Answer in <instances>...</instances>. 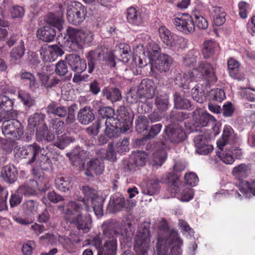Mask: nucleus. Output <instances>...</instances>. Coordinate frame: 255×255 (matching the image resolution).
Listing matches in <instances>:
<instances>
[{"label": "nucleus", "mask_w": 255, "mask_h": 255, "mask_svg": "<svg viewBox=\"0 0 255 255\" xmlns=\"http://www.w3.org/2000/svg\"><path fill=\"white\" fill-rule=\"evenodd\" d=\"M158 233L156 245L158 255H182L183 241L178 231L172 229L169 231L167 222L162 219L158 225Z\"/></svg>", "instance_id": "f257e3e1"}, {"label": "nucleus", "mask_w": 255, "mask_h": 255, "mask_svg": "<svg viewBox=\"0 0 255 255\" xmlns=\"http://www.w3.org/2000/svg\"><path fill=\"white\" fill-rule=\"evenodd\" d=\"M60 38L59 36V44L68 51H75L83 44H89L92 41L91 33L72 27L67 28L66 33L61 41H60Z\"/></svg>", "instance_id": "f03ea898"}, {"label": "nucleus", "mask_w": 255, "mask_h": 255, "mask_svg": "<svg viewBox=\"0 0 255 255\" xmlns=\"http://www.w3.org/2000/svg\"><path fill=\"white\" fill-rule=\"evenodd\" d=\"M125 107H121L120 110H118V117L120 120H112L110 119L108 121H105L106 128L105 133L110 139H114L118 137L121 133L127 132L130 129L132 126V121L129 116V113L125 110Z\"/></svg>", "instance_id": "7ed1b4c3"}, {"label": "nucleus", "mask_w": 255, "mask_h": 255, "mask_svg": "<svg viewBox=\"0 0 255 255\" xmlns=\"http://www.w3.org/2000/svg\"><path fill=\"white\" fill-rule=\"evenodd\" d=\"M68 207L72 210L78 213L76 217L70 219V223L75 225L78 230L85 233L88 232L91 229L92 223L91 216L88 214L91 211L90 206L87 205L85 202L81 204L72 201L69 203Z\"/></svg>", "instance_id": "20e7f679"}, {"label": "nucleus", "mask_w": 255, "mask_h": 255, "mask_svg": "<svg viewBox=\"0 0 255 255\" xmlns=\"http://www.w3.org/2000/svg\"><path fill=\"white\" fill-rule=\"evenodd\" d=\"M87 61L88 71L92 73L96 66L99 65H107L110 67L116 66L115 55L111 50L97 49L91 50L86 55Z\"/></svg>", "instance_id": "39448f33"}, {"label": "nucleus", "mask_w": 255, "mask_h": 255, "mask_svg": "<svg viewBox=\"0 0 255 255\" xmlns=\"http://www.w3.org/2000/svg\"><path fill=\"white\" fill-rule=\"evenodd\" d=\"M216 67L208 62H200L198 67L192 70V75L195 81H205L207 84H211L217 82Z\"/></svg>", "instance_id": "423d86ee"}, {"label": "nucleus", "mask_w": 255, "mask_h": 255, "mask_svg": "<svg viewBox=\"0 0 255 255\" xmlns=\"http://www.w3.org/2000/svg\"><path fill=\"white\" fill-rule=\"evenodd\" d=\"M150 242L149 226H142L134 238L133 250L136 255H148V251Z\"/></svg>", "instance_id": "0eeeda50"}, {"label": "nucleus", "mask_w": 255, "mask_h": 255, "mask_svg": "<svg viewBox=\"0 0 255 255\" xmlns=\"http://www.w3.org/2000/svg\"><path fill=\"white\" fill-rule=\"evenodd\" d=\"M1 129L4 136L9 140H19L23 135V127L18 120L3 122Z\"/></svg>", "instance_id": "6e6552de"}, {"label": "nucleus", "mask_w": 255, "mask_h": 255, "mask_svg": "<svg viewBox=\"0 0 255 255\" xmlns=\"http://www.w3.org/2000/svg\"><path fill=\"white\" fill-rule=\"evenodd\" d=\"M67 19L68 21L74 25L81 24L85 19L87 10L80 2L74 1L68 7Z\"/></svg>", "instance_id": "1a4fd4ad"}, {"label": "nucleus", "mask_w": 255, "mask_h": 255, "mask_svg": "<svg viewBox=\"0 0 255 255\" xmlns=\"http://www.w3.org/2000/svg\"><path fill=\"white\" fill-rule=\"evenodd\" d=\"M158 34L162 42L171 48H180L185 43V38L173 34L165 26L159 27Z\"/></svg>", "instance_id": "9d476101"}, {"label": "nucleus", "mask_w": 255, "mask_h": 255, "mask_svg": "<svg viewBox=\"0 0 255 255\" xmlns=\"http://www.w3.org/2000/svg\"><path fill=\"white\" fill-rule=\"evenodd\" d=\"M43 150V147L34 142L20 148L18 154L19 157L28 159V164H31L36 161L37 158H38Z\"/></svg>", "instance_id": "9b49d317"}, {"label": "nucleus", "mask_w": 255, "mask_h": 255, "mask_svg": "<svg viewBox=\"0 0 255 255\" xmlns=\"http://www.w3.org/2000/svg\"><path fill=\"white\" fill-rule=\"evenodd\" d=\"M150 54L149 62L151 63V70H154V69H157L160 72H165L168 71L173 62L172 58L171 56L165 54H161L154 61V59L151 57V52H149Z\"/></svg>", "instance_id": "f8f14e48"}, {"label": "nucleus", "mask_w": 255, "mask_h": 255, "mask_svg": "<svg viewBox=\"0 0 255 255\" xmlns=\"http://www.w3.org/2000/svg\"><path fill=\"white\" fill-rule=\"evenodd\" d=\"M41 58L44 62H51L57 59L58 56L64 54V51L61 47L57 45H43L40 50Z\"/></svg>", "instance_id": "ddd939ff"}, {"label": "nucleus", "mask_w": 255, "mask_h": 255, "mask_svg": "<svg viewBox=\"0 0 255 255\" xmlns=\"http://www.w3.org/2000/svg\"><path fill=\"white\" fill-rule=\"evenodd\" d=\"M172 23L178 30L185 34L191 33L195 29L193 17L188 14L183 15L181 17L174 18Z\"/></svg>", "instance_id": "4468645a"}, {"label": "nucleus", "mask_w": 255, "mask_h": 255, "mask_svg": "<svg viewBox=\"0 0 255 255\" xmlns=\"http://www.w3.org/2000/svg\"><path fill=\"white\" fill-rule=\"evenodd\" d=\"M156 86L154 81L146 78L141 80L137 87V94L140 98L152 99L155 95Z\"/></svg>", "instance_id": "2eb2a0df"}, {"label": "nucleus", "mask_w": 255, "mask_h": 255, "mask_svg": "<svg viewBox=\"0 0 255 255\" xmlns=\"http://www.w3.org/2000/svg\"><path fill=\"white\" fill-rule=\"evenodd\" d=\"M165 133L171 142L178 143L185 140L186 134L183 128L178 125L166 127Z\"/></svg>", "instance_id": "dca6fc26"}, {"label": "nucleus", "mask_w": 255, "mask_h": 255, "mask_svg": "<svg viewBox=\"0 0 255 255\" xmlns=\"http://www.w3.org/2000/svg\"><path fill=\"white\" fill-rule=\"evenodd\" d=\"M210 139L206 135L201 134L195 137L194 142L197 153L201 155H207L213 150V147L209 143Z\"/></svg>", "instance_id": "f3484780"}, {"label": "nucleus", "mask_w": 255, "mask_h": 255, "mask_svg": "<svg viewBox=\"0 0 255 255\" xmlns=\"http://www.w3.org/2000/svg\"><path fill=\"white\" fill-rule=\"evenodd\" d=\"M66 59L71 69L77 74H81L87 68L85 60L82 59L78 55L68 54L66 56Z\"/></svg>", "instance_id": "a211bd4d"}, {"label": "nucleus", "mask_w": 255, "mask_h": 255, "mask_svg": "<svg viewBox=\"0 0 255 255\" xmlns=\"http://www.w3.org/2000/svg\"><path fill=\"white\" fill-rule=\"evenodd\" d=\"M18 176L16 168L12 164H8L1 170L0 177L4 181L9 183L14 182Z\"/></svg>", "instance_id": "6ab92c4d"}, {"label": "nucleus", "mask_w": 255, "mask_h": 255, "mask_svg": "<svg viewBox=\"0 0 255 255\" xmlns=\"http://www.w3.org/2000/svg\"><path fill=\"white\" fill-rule=\"evenodd\" d=\"M192 73V71L176 74L174 79L175 85L179 87H182L184 89H190V83L195 81Z\"/></svg>", "instance_id": "aec40b11"}, {"label": "nucleus", "mask_w": 255, "mask_h": 255, "mask_svg": "<svg viewBox=\"0 0 255 255\" xmlns=\"http://www.w3.org/2000/svg\"><path fill=\"white\" fill-rule=\"evenodd\" d=\"M146 157L147 155L144 151H139L132 154L128 164L129 170H135L136 167L144 165Z\"/></svg>", "instance_id": "412c9836"}, {"label": "nucleus", "mask_w": 255, "mask_h": 255, "mask_svg": "<svg viewBox=\"0 0 255 255\" xmlns=\"http://www.w3.org/2000/svg\"><path fill=\"white\" fill-rule=\"evenodd\" d=\"M117 251V239L106 240L98 251L97 255H116Z\"/></svg>", "instance_id": "4be33fe9"}, {"label": "nucleus", "mask_w": 255, "mask_h": 255, "mask_svg": "<svg viewBox=\"0 0 255 255\" xmlns=\"http://www.w3.org/2000/svg\"><path fill=\"white\" fill-rule=\"evenodd\" d=\"M19 76L21 83L27 86L31 91L35 92L39 88V84L33 74L26 71L21 72Z\"/></svg>", "instance_id": "5701e85b"}, {"label": "nucleus", "mask_w": 255, "mask_h": 255, "mask_svg": "<svg viewBox=\"0 0 255 255\" xmlns=\"http://www.w3.org/2000/svg\"><path fill=\"white\" fill-rule=\"evenodd\" d=\"M234 142V135L233 129L230 126L225 127L222 137L217 141V145L222 150V148L226 145L232 144Z\"/></svg>", "instance_id": "b1692460"}, {"label": "nucleus", "mask_w": 255, "mask_h": 255, "mask_svg": "<svg viewBox=\"0 0 255 255\" xmlns=\"http://www.w3.org/2000/svg\"><path fill=\"white\" fill-rule=\"evenodd\" d=\"M102 230L103 234L109 239L113 238L116 239L117 236L120 234V230L117 227V224L113 221L104 222L102 226Z\"/></svg>", "instance_id": "393cba45"}, {"label": "nucleus", "mask_w": 255, "mask_h": 255, "mask_svg": "<svg viewBox=\"0 0 255 255\" xmlns=\"http://www.w3.org/2000/svg\"><path fill=\"white\" fill-rule=\"evenodd\" d=\"M36 34L39 39L49 42L54 40L56 36V31L54 28L50 26H45L39 29Z\"/></svg>", "instance_id": "a878e982"}, {"label": "nucleus", "mask_w": 255, "mask_h": 255, "mask_svg": "<svg viewBox=\"0 0 255 255\" xmlns=\"http://www.w3.org/2000/svg\"><path fill=\"white\" fill-rule=\"evenodd\" d=\"M161 181L157 177L150 178L147 182L145 187L143 189L142 192L148 195H153L159 191V183Z\"/></svg>", "instance_id": "bb28decb"}, {"label": "nucleus", "mask_w": 255, "mask_h": 255, "mask_svg": "<svg viewBox=\"0 0 255 255\" xmlns=\"http://www.w3.org/2000/svg\"><path fill=\"white\" fill-rule=\"evenodd\" d=\"M155 105L159 112L166 111L170 106L169 96L164 93L158 94L155 99Z\"/></svg>", "instance_id": "cd10ccee"}, {"label": "nucleus", "mask_w": 255, "mask_h": 255, "mask_svg": "<svg viewBox=\"0 0 255 255\" xmlns=\"http://www.w3.org/2000/svg\"><path fill=\"white\" fill-rule=\"evenodd\" d=\"M103 96L112 103L121 100V92L117 88L105 87L102 90Z\"/></svg>", "instance_id": "c85d7f7f"}, {"label": "nucleus", "mask_w": 255, "mask_h": 255, "mask_svg": "<svg viewBox=\"0 0 255 255\" xmlns=\"http://www.w3.org/2000/svg\"><path fill=\"white\" fill-rule=\"evenodd\" d=\"M94 119L95 115L89 107H85L78 112V120L82 124L87 125Z\"/></svg>", "instance_id": "c756f323"}, {"label": "nucleus", "mask_w": 255, "mask_h": 255, "mask_svg": "<svg viewBox=\"0 0 255 255\" xmlns=\"http://www.w3.org/2000/svg\"><path fill=\"white\" fill-rule=\"evenodd\" d=\"M218 47V44L213 40H205L203 44L202 52L205 59L211 57L215 54L216 49Z\"/></svg>", "instance_id": "7c9ffc66"}, {"label": "nucleus", "mask_w": 255, "mask_h": 255, "mask_svg": "<svg viewBox=\"0 0 255 255\" xmlns=\"http://www.w3.org/2000/svg\"><path fill=\"white\" fill-rule=\"evenodd\" d=\"M46 112L48 115L52 114L59 117H65L67 114L65 107L59 106L55 103H50L46 108Z\"/></svg>", "instance_id": "2f4dec72"}, {"label": "nucleus", "mask_w": 255, "mask_h": 255, "mask_svg": "<svg viewBox=\"0 0 255 255\" xmlns=\"http://www.w3.org/2000/svg\"><path fill=\"white\" fill-rule=\"evenodd\" d=\"M211 14L213 22L216 25L220 26L225 23L226 14L223 8L219 6L214 7Z\"/></svg>", "instance_id": "473e14b6"}, {"label": "nucleus", "mask_w": 255, "mask_h": 255, "mask_svg": "<svg viewBox=\"0 0 255 255\" xmlns=\"http://www.w3.org/2000/svg\"><path fill=\"white\" fill-rule=\"evenodd\" d=\"M55 187L59 190L66 192L72 188L71 180L69 177L57 176L55 180Z\"/></svg>", "instance_id": "72a5a7b5"}, {"label": "nucleus", "mask_w": 255, "mask_h": 255, "mask_svg": "<svg viewBox=\"0 0 255 255\" xmlns=\"http://www.w3.org/2000/svg\"><path fill=\"white\" fill-rule=\"evenodd\" d=\"M127 18L128 21L134 25H139L142 21L139 12L135 8L130 7L127 10Z\"/></svg>", "instance_id": "f704fd0d"}, {"label": "nucleus", "mask_w": 255, "mask_h": 255, "mask_svg": "<svg viewBox=\"0 0 255 255\" xmlns=\"http://www.w3.org/2000/svg\"><path fill=\"white\" fill-rule=\"evenodd\" d=\"M46 22L50 25L56 28L59 31H61L63 28V19L60 16H57L52 12L49 13L46 17Z\"/></svg>", "instance_id": "c9c22d12"}, {"label": "nucleus", "mask_w": 255, "mask_h": 255, "mask_svg": "<svg viewBox=\"0 0 255 255\" xmlns=\"http://www.w3.org/2000/svg\"><path fill=\"white\" fill-rule=\"evenodd\" d=\"M104 168L103 163L98 158L92 159L87 163V170L96 175L102 174Z\"/></svg>", "instance_id": "e433bc0d"}, {"label": "nucleus", "mask_w": 255, "mask_h": 255, "mask_svg": "<svg viewBox=\"0 0 255 255\" xmlns=\"http://www.w3.org/2000/svg\"><path fill=\"white\" fill-rule=\"evenodd\" d=\"M174 106L176 109H189L191 108V102L176 92L174 94Z\"/></svg>", "instance_id": "4c0bfd02"}, {"label": "nucleus", "mask_w": 255, "mask_h": 255, "mask_svg": "<svg viewBox=\"0 0 255 255\" xmlns=\"http://www.w3.org/2000/svg\"><path fill=\"white\" fill-rule=\"evenodd\" d=\"M82 193L84 195V198L81 202H78V203L83 204L84 202H85L86 204L89 205L90 202H94L95 199L97 198L96 190L90 188L89 186H83Z\"/></svg>", "instance_id": "58836bf2"}, {"label": "nucleus", "mask_w": 255, "mask_h": 255, "mask_svg": "<svg viewBox=\"0 0 255 255\" xmlns=\"http://www.w3.org/2000/svg\"><path fill=\"white\" fill-rule=\"evenodd\" d=\"M44 116L42 114L35 113L30 116L28 120L29 128L34 131L35 128L36 129L44 124Z\"/></svg>", "instance_id": "ea45409f"}, {"label": "nucleus", "mask_w": 255, "mask_h": 255, "mask_svg": "<svg viewBox=\"0 0 255 255\" xmlns=\"http://www.w3.org/2000/svg\"><path fill=\"white\" fill-rule=\"evenodd\" d=\"M250 171L249 166L243 163L235 166L232 170V173L236 177L243 179L248 176Z\"/></svg>", "instance_id": "a19ab883"}, {"label": "nucleus", "mask_w": 255, "mask_h": 255, "mask_svg": "<svg viewBox=\"0 0 255 255\" xmlns=\"http://www.w3.org/2000/svg\"><path fill=\"white\" fill-rule=\"evenodd\" d=\"M58 241L63 249L66 250L68 253L74 252L75 245L74 242L70 238L66 236H59Z\"/></svg>", "instance_id": "79ce46f5"}, {"label": "nucleus", "mask_w": 255, "mask_h": 255, "mask_svg": "<svg viewBox=\"0 0 255 255\" xmlns=\"http://www.w3.org/2000/svg\"><path fill=\"white\" fill-rule=\"evenodd\" d=\"M75 138L67 135L64 133L60 136H58L57 138L54 142V145L61 149H64L70 143L75 141Z\"/></svg>", "instance_id": "37998d69"}, {"label": "nucleus", "mask_w": 255, "mask_h": 255, "mask_svg": "<svg viewBox=\"0 0 255 255\" xmlns=\"http://www.w3.org/2000/svg\"><path fill=\"white\" fill-rule=\"evenodd\" d=\"M148 120L145 116H140L135 121V129L138 133L147 132L148 128Z\"/></svg>", "instance_id": "c03bdc74"}, {"label": "nucleus", "mask_w": 255, "mask_h": 255, "mask_svg": "<svg viewBox=\"0 0 255 255\" xmlns=\"http://www.w3.org/2000/svg\"><path fill=\"white\" fill-rule=\"evenodd\" d=\"M99 116L102 119H106V121H108L110 119L112 120H120V118L118 116V118H114L115 111L109 107H102L99 108L98 111Z\"/></svg>", "instance_id": "a18cd8bd"}, {"label": "nucleus", "mask_w": 255, "mask_h": 255, "mask_svg": "<svg viewBox=\"0 0 255 255\" xmlns=\"http://www.w3.org/2000/svg\"><path fill=\"white\" fill-rule=\"evenodd\" d=\"M25 51L24 42H21L19 45H16L12 49L10 52V56L12 60H18L23 57Z\"/></svg>", "instance_id": "49530a36"}, {"label": "nucleus", "mask_w": 255, "mask_h": 255, "mask_svg": "<svg viewBox=\"0 0 255 255\" xmlns=\"http://www.w3.org/2000/svg\"><path fill=\"white\" fill-rule=\"evenodd\" d=\"M39 167L43 170H49L52 169V163L47 154L41 153L37 159Z\"/></svg>", "instance_id": "de8ad7c7"}, {"label": "nucleus", "mask_w": 255, "mask_h": 255, "mask_svg": "<svg viewBox=\"0 0 255 255\" xmlns=\"http://www.w3.org/2000/svg\"><path fill=\"white\" fill-rule=\"evenodd\" d=\"M216 121L215 118L213 116L208 113H204L199 116L197 124L198 126L206 127L210 124L213 126Z\"/></svg>", "instance_id": "09e8293b"}, {"label": "nucleus", "mask_w": 255, "mask_h": 255, "mask_svg": "<svg viewBox=\"0 0 255 255\" xmlns=\"http://www.w3.org/2000/svg\"><path fill=\"white\" fill-rule=\"evenodd\" d=\"M50 128L57 134L62 133L65 130L64 122L58 118H54L51 120Z\"/></svg>", "instance_id": "8fccbe9b"}, {"label": "nucleus", "mask_w": 255, "mask_h": 255, "mask_svg": "<svg viewBox=\"0 0 255 255\" xmlns=\"http://www.w3.org/2000/svg\"><path fill=\"white\" fill-rule=\"evenodd\" d=\"M200 86L196 85L191 89V95L194 100L199 103H203L206 101V97L203 90H199Z\"/></svg>", "instance_id": "3c124183"}, {"label": "nucleus", "mask_w": 255, "mask_h": 255, "mask_svg": "<svg viewBox=\"0 0 255 255\" xmlns=\"http://www.w3.org/2000/svg\"><path fill=\"white\" fill-rule=\"evenodd\" d=\"M13 105V102L9 97L5 95L0 96V110L1 112L12 110Z\"/></svg>", "instance_id": "603ef678"}, {"label": "nucleus", "mask_w": 255, "mask_h": 255, "mask_svg": "<svg viewBox=\"0 0 255 255\" xmlns=\"http://www.w3.org/2000/svg\"><path fill=\"white\" fill-rule=\"evenodd\" d=\"M31 183H35L36 185V189L41 192H45L49 188L48 180L43 176L39 177L36 181H32Z\"/></svg>", "instance_id": "864d4df0"}, {"label": "nucleus", "mask_w": 255, "mask_h": 255, "mask_svg": "<svg viewBox=\"0 0 255 255\" xmlns=\"http://www.w3.org/2000/svg\"><path fill=\"white\" fill-rule=\"evenodd\" d=\"M17 113L16 111L13 110H6L3 112H0V123L4 121H8V120H16Z\"/></svg>", "instance_id": "5fc2aeb1"}, {"label": "nucleus", "mask_w": 255, "mask_h": 255, "mask_svg": "<svg viewBox=\"0 0 255 255\" xmlns=\"http://www.w3.org/2000/svg\"><path fill=\"white\" fill-rule=\"evenodd\" d=\"M161 128L162 125L160 124H155L151 126L148 133L139 140V143L140 144L141 142L145 140L150 139L153 138L159 133Z\"/></svg>", "instance_id": "6e6d98bb"}, {"label": "nucleus", "mask_w": 255, "mask_h": 255, "mask_svg": "<svg viewBox=\"0 0 255 255\" xmlns=\"http://www.w3.org/2000/svg\"><path fill=\"white\" fill-rule=\"evenodd\" d=\"M18 97L24 105L28 107H30L33 105L34 100L27 92L22 90L19 91L18 93Z\"/></svg>", "instance_id": "4d7b16f0"}, {"label": "nucleus", "mask_w": 255, "mask_h": 255, "mask_svg": "<svg viewBox=\"0 0 255 255\" xmlns=\"http://www.w3.org/2000/svg\"><path fill=\"white\" fill-rule=\"evenodd\" d=\"M195 26L198 28L205 29L207 28L208 23L207 20L201 15L195 13L193 16Z\"/></svg>", "instance_id": "13d9d810"}, {"label": "nucleus", "mask_w": 255, "mask_h": 255, "mask_svg": "<svg viewBox=\"0 0 255 255\" xmlns=\"http://www.w3.org/2000/svg\"><path fill=\"white\" fill-rule=\"evenodd\" d=\"M220 159L226 164H232L235 161L232 152L230 151L229 148H226V150H222L219 155Z\"/></svg>", "instance_id": "bf43d9fd"}, {"label": "nucleus", "mask_w": 255, "mask_h": 255, "mask_svg": "<svg viewBox=\"0 0 255 255\" xmlns=\"http://www.w3.org/2000/svg\"><path fill=\"white\" fill-rule=\"evenodd\" d=\"M199 182L197 175L193 172L186 173L184 175L185 184L190 186H195Z\"/></svg>", "instance_id": "052dcab7"}, {"label": "nucleus", "mask_w": 255, "mask_h": 255, "mask_svg": "<svg viewBox=\"0 0 255 255\" xmlns=\"http://www.w3.org/2000/svg\"><path fill=\"white\" fill-rule=\"evenodd\" d=\"M76 107V104H73L67 109V116L65 119L66 124L71 125L73 124L75 121V110Z\"/></svg>", "instance_id": "680f3d73"}, {"label": "nucleus", "mask_w": 255, "mask_h": 255, "mask_svg": "<svg viewBox=\"0 0 255 255\" xmlns=\"http://www.w3.org/2000/svg\"><path fill=\"white\" fill-rule=\"evenodd\" d=\"M210 94L214 101L221 102L226 98L225 93L223 90L215 89L212 90Z\"/></svg>", "instance_id": "e2e57ef3"}, {"label": "nucleus", "mask_w": 255, "mask_h": 255, "mask_svg": "<svg viewBox=\"0 0 255 255\" xmlns=\"http://www.w3.org/2000/svg\"><path fill=\"white\" fill-rule=\"evenodd\" d=\"M93 207L95 215L97 216H101L103 214V205L101 199H96L94 202H90Z\"/></svg>", "instance_id": "0e129e2a"}, {"label": "nucleus", "mask_w": 255, "mask_h": 255, "mask_svg": "<svg viewBox=\"0 0 255 255\" xmlns=\"http://www.w3.org/2000/svg\"><path fill=\"white\" fill-rule=\"evenodd\" d=\"M166 152L163 150L153 153V161L155 165L161 166L166 159Z\"/></svg>", "instance_id": "69168bd1"}, {"label": "nucleus", "mask_w": 255, "mask_h": 255, "mask_svg": "<svg viewBox=\"0 0 255 255\" xmlns=\"http://www.w3.org/2000/svg\"><path fill=\"white\" fill-rule=\"evenodd\" d=\"M55 73L59 76H64L68 72V66L66 62L60 60L56 64Z\"/></svg>", "instance_id": "338daca9"}, {"label": "nucleus", "mask_w": 255, "mask_h": 255, "mask_svg": "<svg viewBox=\"0 0 255 255\" xmlns=\"http://www.w3.org/2000/svg\"><path fill=\"white\" fill-rule=\"evenodd\" d=\"M196 62L197 57L192 53H189L183 57V64L185 66L193 67Z\"/></svg>", "instance_id": "774afa93"}]
</instances>
